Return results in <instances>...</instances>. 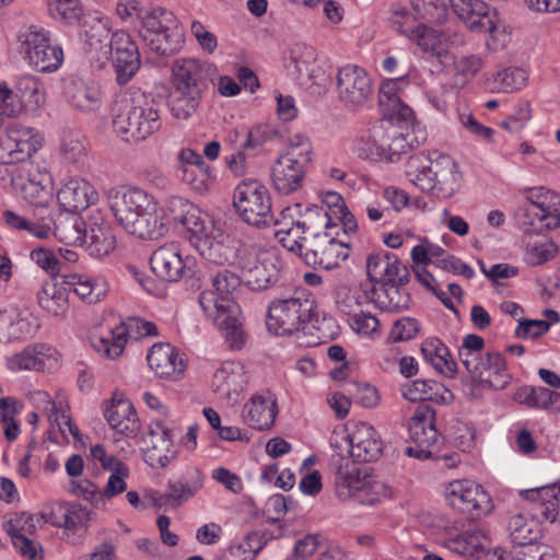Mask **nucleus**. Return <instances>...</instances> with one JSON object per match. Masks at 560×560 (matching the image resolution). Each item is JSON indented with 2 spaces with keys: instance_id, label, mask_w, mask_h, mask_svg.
I'll return each instance as SVG.
<instances>
[{
  "instance_id": "1",
  "label": "nucleus",
  "mask_w": 560,
  "mask_h": 560,
  "mask_svg": "<svg viewBox=\"0 0 560 560\" xmlns=\"http://www.w3.org/2000/svg\"><path fill=\"white\" fill-rule=\"evenodd\" d=\"M108 205L117 223L140 240H158L167 233L171 223H178L195 247L218 228L207 212L187 198L171 196L159 202L151 192L137 186L110 189Z\"/></svg>"
},
{
  "instance_id": "2",
  "label": "nucleus",
  "mask_w": 560,
  "mask_h": 560,
  "mask_svg": "<svg viewBox=\"0 0 560 560\" xmlns=\"http://www.w3.org/2000/svg\"><path fill=\"white\" fill-rule=\"evenodd\" d=\"M237 285L235 273L223 270L212 276L209 287L199 296L205 315L219 327L233 349L245 343L242 312L233 295Z\"/></svg>"
},
{
  "instance_id": "3",
  "label": "nucleus",
  "mask_w": 560,
  "mask_h": 560,
  "mask_svg": "<svg viewBox=\"0 0 560 560\" xmlns=\"http://www.w3.org/2000/svg\"><path fill=\"white\" fill-rule=\"evenodd\" d=\"M109 22L107 19L97 20L90 31H85V42L90 52H94L100 59H108L110 56L119 84L128 83L140 68V54L131 35L125 31H115L109 40Z\"/></svg>"
},
{
  "instance_id": "4",
  "label": "nucleus",
  "mask_w": 560,
  "mask_h": 560,
  "mask_svg": "<svg viewBox=\"0 0 560 560\" xmlns=\"http://www.w3.org/2000/svg\"><path fill=\"white\" fill-rule=\"evenodd\" d=\"M405 173L419 190L439 199L452 198L463 184L459 165L444 154L435 159L422 153L413 154L407 161Z\"/></svg>"
},
{
  "instance_id": "5",
  "label": "nucleus",
  "mask_w": 560,
  "mask_h": 560,
  "mask_svg": "<svg viewBox=\"0 0 560 560\" xmlns=\"http://www.w3.org/2000/svg\"><path fill=\"white\" fill-rule=\"evenodd\" d=\"M112 128L122 141H143L161 128L160 110L144 95L125 92L115 100Z\"/></svg>"
},
{
  "instance_id": "6",
  "label": "nucleus",
  "mask_w": 560,
  "mask_h": 560,
  "mask_svg": "<svg viewBox=\"0 0 560 560\" xmlns=\"http://www.w3.org/2000/svg\"><path fill=\"white\" fill-rule=\"evenodd\" d=\"M15 48L28 68L39 73L57 72L65 62L62 46L39 25L21 27L15 34Z\"/></svg>"
},
{
  "instance_id": "7",
  "label": "nucleus",
  "mask_w": 560,
  "mask_h": 560,
  "mask_svg": "<svg viewBox=\"0 0 560 560\" xmlns=\"http://www.w3.org/2000/svg\"><path fill=\"white\" fill-rule=\"evenodd\" d=\"M336 494L340 500L374 506L394 499V488L366 468H341L336 477Z\"/></svg>"
},
{
  "instance_id": "8",
  "label": "nucleus",
  "mask_w": 560,
  "mask_h": 560,
  "mask_svg": "<svg viewBox=\"0 0 560 560\" xmlns=\"http://www.w3.org/2000/svg\"><path fill=\"white\" fill-rule=\"evenodd\" d=\"M282 264L277 249L257 245L241 246L238 259L234 262L238 284L252 291H262L278 280Z\"/></svg>"
},
{
  "instance_id": "9",
  "label": "nucleus",
  "mask_w": 560,
  "mask_h": 560,
  "mask_svg": "<svg viewBox=\"0 0 560 560\" xmlns=\"http://www.w3.org/2000/svg\"><path fill=\"white\" fill-rule=\"evenodd\" d=\"M312 302L304 292L275 298L270 301L266 327L276 336H290L302 330L311 318Z\"/></svg>"
},
{
  "instance_id": "10",
  "label": "nucleus",
  "mask_w": 560,
  "mask_h": 560,
  "mask_svg": "<svg viewBox=\"0 0 560 560\" xmlns=\"http://www.w3.org/2000/svg\"><path fill=\"white\" fill-rule=\"evenodd\" d=\"M10 185L30 206L46 208L54 198V175L45 164L26 162L12 170Z\"/></svg>"
},
{
  "instance_id": "11",
  "label": "nucleus",
  "mask_w": 560,
  "mask_h": 560,
  "mask_svg": "<svg viewBox=\"0 0 560 560\" xmlns=\"http://www.w3.org/2000/svg\"><path fill=\"white\" fill-rule=\"evenodd\" d=\"M145 45L159 55L172 54L180 48L183 33L174 14L165 9L145 11L138 25Z\"/></svg>"
},
{
  "instance_id": "12",
  "label": "nucleus",
  "mask_w": 560,
  "mask_h": 560,
  "mask_svg": "<svg viewBox=\"0 0 560 560\" xmlns=\"http://www.w3.org/2000/svg\"><path fill=\"white\" fill-rule=\"evenodd\" d=\"M330 445L339 453H348L360 462L376 460L383 451V442L376 430L365 422H349L335 429Z\"/></svg>"
},
{
  "instance_id": "13",
  "label": "nucleus",
  "mask_w": 560,
  "mask_h": 560,
  "mask_svg": "<svg viewBox=\"0 0 560 560\" xmlns=\"http://www.w3.org/2000/svg\"><path fill=\"white\" fill-rule=\"evenodd\" d=\"M524 202L516 211V218L526 232L541 233L560 225V213L555 207L558 196L545 188H529L524 194Z\"/></svg>"
},
{
  "instance_id": "14",
  "label": "nucleus",
  "mask_w": 560,
  "mask_h": 560,
  "mask_svg": "<svg viewBox=\"0 0 560 560\" xmlns=\"http://www.w3.org/2000/svg\"><path fill=\"white\" fill-rule=\"evenodd\" d=\"M233 206L247 224L261 228L273 222L272 202L268 188L257 180L240 183L233 195Z\"/></svg>"
},
{
  "instance_id": "15",
  "label": "nucleus",
  "mask_w": 560,
  "mask_h": 560,
  "mask_svg": "<svg viewBox=\"0 0 560 560\" xmlns=\"http://www.w3.org/2000/svg\"><path fill=\"white\" fill-rule=\"evenodd\" d=\"M341 229H325L324 232H315L306 241L303 259L313 267L334 269L345 261L350 254L349 237Z\"/></svg>"
},
{
  "instance_id": "16",
  "label": "nucleus",
  "mask_w": 560,
  "mask_h": 560,
  "mask_svg": "<svg viewBox=\"0 0 560 560\" xmlns=\"http://www.w3.org/2000/svg\"><path fill=\"white\" fill-rule=\"evenodd\" d=\"M320 206L310 205L304 217L313 228L341 229L346 235H352L358 230L354 215L349 211L343 197L332 190L322 191L318 195Z\"/></svg>"
},
{
  "instance_id": "17",
  "label": "nucleus",
  "mask_w": 560,
  "mask_h": 560,
  "mask_svg": "<svg viewBox=\"0 0 560 560\" xmlns=\"http://www.w3.org/2000/svg\"><path fill=\"white\" fill-rule=\"evenodd\" d=\"M43 135L32 126L11 122L0 132V165L26 163L43 147Z\"/></svg>"
},
{
  "instance_id": "18",
  "label": "nucleus",
  "mask_w": 560,
  "mask_h": 560,
  "mask_svg": "<svg viewBox=\"0 0 560 560\" xmlns=\"http://www.w3.org/2000/svg\"><path fill=\"white\" fill-rule=\"evenodd\" d=\"M59 350L46 342H34L3 358L5 369L11 373L51 372L61 365Z\"/></svg>"
},
{
  "instance_id": "19",
  "label": "nucleus",
  "mask_w": 560,
  "mask_h": 560,
  "mask_svg": "<svg viewBox=\"0 0 560 560\" xmlns=\"http://www.w3.org/2000/svg\"><path fill=\"white\" fill-rule=\"evenodd\" d=\"M152 272L162 281L178 282L195 273L196 259L184 254L179 245L166 243L159 246L150 256Z\"/></svg>"
},
{
  "instance_id": "20",
  "label": "nucleus",
  "mask_w": 560,
  "mask_h": 560,
  "mask_svg": "<svg viewBox=\"0 0 560 560\" xmlns=\"http://www.w3.org/2000/svg\"><path fill=\"white\" fill-rule=\"evenodd\" d=\"M336 91L340 102L350 108L366 107L374 94L369 73L355 65H346L338 69Z\"/></svg>"
},
{
  "instance_id": "21",
  "label": "nucleus",
  "mask_w": 560,
  "mask_h": 560,
  "mask_svg": "<svg viewBox=\"0 0 560 560\" xmlns=\"http://www.w3.org/2000/svg\"><path fill=\"white\" fill-rule=\"evenodd\" d=\"M444 497L453 509L475 516L488 515L493 510V502L488 491L470 479L450 481L444 488Z\"/></svg>"
},
{
  "instance_id": "22",
  "label": "nucleus",
  "mask_w": 560,
  "mask_h": 560,
  "mask_svg": "<svg viewBox=\"0 0 560 560\" xmlns=\"http://www.w3.org/2000/svg\"><path fill=\"white\" fill-rule=\"evenodd\" d=\"M439 544L454 555L476 560L485 558L492 547V540L485 530L458 529L455 526H446L440 533Z\"/></svg>"
},
{
  "instance_id": "23",
  "label": "nucleus",
  "mask_w": 560,
  "mask_h": 560,
  "mask_svg": "<svg viewBox=\"0 0 560 560\" xmlns=\"http://www.w3.org/2000/svg\"><path fill=\"white\" fill-rule=\"evenodd\" d=\"M27 398L36 409L43 410L47 415L49 421L58 428L66 441L71 436L75 443L81 446L85 445L83 435L72 422L70 408L65 396L57 395L52 399L47 392L34 389L27 393Z\"/></svg>"
},
{
  "instance_id": "24",
  "label": "nucleus",
  "mask_w": 560,
  "mask_h": 560,
  "mask_svg": "<svg viewBox=\"0 0 560 560\" xmlns=\"http://www.w3.org/2000/svg\"><path fill=\"white\" fill-rule=\"evenodd\" d=\"M175 175L198 194L208 192L217 179L213 167L190 148H184L177 153Z\"/></svg>"
},
{
  "instance_id": "25",
  "label": "nucleus",
  "mask_w": 560,
  "mask_h": 560,
  "mask_svg": "<svg viewBox=\"0 0 560 560\" xmlns=\"http://www.w3.org/2000/svg\"><path fill=\"white\" fill-rule=\"evenodd\" d=\"M397 32L408 37L415 43L420 50L429 58L436 60L443 68L446 67L452 59L450 52V36L429 27L422 23L416 28L406 27L404 23L396 19Z\"/></svg>"
},
{
  "instance_id": "26",
  "label": "nucleus",
  "mask_w": 560,
  "mask_h": 560,
  "mask_svg": "<svg viewBox=\"0 0 560 560\" xmlns=\"http://www.w3.org/2000/svg\"><path fill=\"white\" fill-rule=\"evenodd\" d=\"M63 96L69 107L82 115L98 114L104 105V93L101 85L89 79L78 77L67 79Z\"/></svg>"
},
{
  "instance_id": "27",
  "label": "nucleus",
  "mask_w": 560,
  "mask_h": 560,
  "mask_svg": "<svg viewBox=\"0 0 560 560\" xmlns=\"http://www.w3.org/2000/svg\"><path fill=\"white\" fill-rule=\"evenodd\" d=\"M279 413L278 399L269 389L256 392L244 402L241 409L242 422L256 431L270 430Z\"/></svg>"
},
{
  "instance_id": "28",
  "label": "nucleus",
  "mask_w": 560,
  "mask_h": 560,
  "mask_svg": "<svg viewBox=\"0 0 560 560\" xmlns=\"http://www.w3.org/2000/svg\"><path fill=\"white\" fill-rule=\"evenodd\" d=\"M214 65L196 57H182L173 61L171 67L172 88L203 93L208 78Z\"/></svg>"
},
{
  "instance_id": "29",
  "label": "nucleus",
  "mask_w": 560,
  "mask_h": 560,
  "mask_svg": "<svg viewBox=\"0 0 560 560\" xmlns=\"http://www.w3.org/2000/svg\"><path fill=\"white\" fill-rule=\"evenodd\" d=\"M365 300H369L368 295L363 298L352 292L345 301L339 302V307L348 315L352 332L361 339L376 341L382 336V325L376 315L361 308Z\"/></svg>"
},
{
  "instance_id": "30",
  "label": "nucleus",
  "mask_w": 560,
  "mask_h": 560,
  "mask_svg": "<svg viewBox=\"0 0 560 560\" xmlns=\"http://www.w3.org/2000/svg\"><path fill=\"white\" fill-rule=\"evenodd\" d=\"M39 318L26 308L10 306L0 310V341H23L39 330Z\"/></svg>"
},
{
  "instance_id": "31",
  "label": "nucleus",
  "mask_w": 560,
  "mask_h": 560,
  "mask_svg": "<svg viewBox=\"0 0 560 560\" xmlns=\"http://www.w3.org/2000/svg\"><path fill=\"white\" fill-rule=\"evenodd\" d=\"M98 197L94 185L79 176L65 179L56 190V199L60 210L72 213L84 211L96 203Z\"/></svg>"
},
{
  "instance_id": "32",
  "label": "nucleus",
  "mask_w": 560,
  "mask_h": 560,
  "mask_svg": "<svg viewBox=\"0 0 560 560\" xmlns=\"http://www.w3.org/2000/svg\"><path fill=\"white\" fill-rule=\"evenodd\" d=\"M43 516L47 523L62 528L66 540L70 544L77 542L75 534L85 529L91 520V513L86 508L67 502L52 504L50 512Z\"/></svg>"
},
{
  "instance_id": "33",
  "label": "nucleus",
  "mask_w": 560,
  "mask_h": 560,
  "mask_svg": "<svg viewBox=\"0 0 560 560\" xmlns=\"http://www.w3.org/2000/svg\"><path fill=\"white\" fill-rule=\"evenodd\" d=\"M241 246H245V244L232 242L220 228H217L214 233L205 237L194 248L210 262L234 268V262H236L241 253Z\"/></svg>"
},
{
  "instance_id": "34",
  "label": "nucleus",
  "mask_w": 560,
  "mask_h": 560,
  "mask_svg": "<svg viewBox=\"0 0 560 560\" xmlns=\"http://www.w3.org/2000/svg\"><path fill=\"white\" fill-rule=\"evenodd\" d=\"M82 247L95 258L105 257L116 248L114 231L101 213L88 217Z\"/></svg>"
},
{
  "instance_id": "35",
  "label": "nucleus",
  "mask_w": 560,
  "mask_h": 560,
  "mask_svg": "<svg viewBox=\"0 0 560 560\" xmlns=\"http://www.w3.org/2000/svg\"><path fill=\"white\" fill-rule=\"evenodd\" d=\"M147 360L150 369L161 378L178 380L186 369L183 354L170 343L153 345Z\"/></svg>"
},
{
  "instance_id": "36",
  "label": "nucleus",
  "mask_w": 560,
  "mask_h": 560,
  "mask_svg": "<svg viewBox=\"0 0 560 560\" xmlns=\"http://www.w3.org/2000/svg\"><path fill=\"white\" fill-rule=\"evenodd\" d=\"M308 163L279 154L271 167L275 189L284 195L292 194L303 185Z\"/></svg>"
},
{
  "instance_id": "37",
  "label": "nucleus",
  "mask_w": 560,
  "mask_h": 560,
  "mask_svg": "<svg viewBox=\"0 0 560 560\" xmlns=\"http://www.w3.org/2000/svg\"><path fill=\"white\" fill-rule=\"evenodd\" d=\"M109 427L126 436H135L141 424L132 402L122 394H114L104 411Z\"/></svg>"
},
{
  "instance_id": "38",
  "label": "nucleus",
  "mask_w": 560,
  "mask_h": 560,
  "mask_svg": "<svg viewBox=\"0 0 560 560\" xmlns=\"http://www.w3.org/2000/svg\"><path fill=\"white\" fill-rule=\"evenodd\" d=\"M151 447L147 452V463L154 468H164L177 457L173 429L163 420H158L150 430Z\"/></svg>"
},
{
  "instance_id": "39",
  "label": "nucleus",
  "mask_w": 560,
  "mask_h": 560,
  "mask_svg": "<svg viewBox=\"0 0 560 560\" xmlns=\"http://www.w3.org/2000/svg\"><path fill=\"white\" fill-rule=\"evenodd\" d=\"M63 283L77 298L85 304H96L103 301L109 290L104 276L73 272L65 276Z\"/></svg>"
},
{
  "instance_id": "40",
  "label": "nucleus",
  "mask_w": 560,
  "mask_h": 560,
  "mask_svg": "<svg viewBox=\"0 0 560 560\" xmlns=\"http://www.w3.org/2000/svg\"><path fill=\"white\" fill-rule=\"evenodd\" d=\"M456 16L471 32L482 33L485 26L492 25L498 12L482 0H450Z\"/></svg>"
},
{
  "instance_id": "41",
  "label": "nucleus",
  "mask_w": 560,
  "mask_h": 560,
  "mask_svg": "<svg viewBox=\"0 0 560 560\" xmlns=\"http://www.w3.org/2000/svg\"><path fill=\"white\" fill-rule=\"evenodd\" d=\"M247 383L242 363L235 361L223 362L214 372L212 388L221 398L233 399L245 388Z\"/></svg>"
},
{
  "instance_id": "42",
  "label": "nucleus",
  "mask_w": 560,
  "mask_h": 560,
  "mask_svg": "<svg viewBox=\"0 0 560 560\" xmlns=\"http://www.w3.org/2000/svg\"><path fill=\"white\" fill-rule=\"evenodd\" d=\"M290 209L282 211V218L276 220L273 223V234L277 241L289 252L295 253L303 257L305 252L306 241L304 237L305 226L310 224V221L305 218L304 221H294L289 213ZM312 228L308 225V229Z\"/></svg>"
},
{
  "instance_id": "43",
  "label": "nucleus",
  "mask_w": 560,
  "mask_h": 560,
  "mask_svg": "<svg viewBox=\"0 0 560 560\" xmlns=\"http://www.w3.org/2000/svg\"><path fill=\"white\" fill-rule=\"evenodd\" d=\"M400 268L401 264L397 256L386 250L370 253L365 259L366 275L373 285L395 283Z\"/></svg>"
},
{
  "instance_id": "44",
  "label": "nucleus",
  "mask_w": 560,
  "mask_h": 560,
  "mask_svg": "<svg viewBox=\"0 0 560 560\" xmlns=\"http://www.w3.org/2000/svg\"><path fill=\"white\" fill-rule=\"evenodd\" d=\"M528 71L522 67H504L488 72L483 77V86L491 93H515L528 83Z\"/></svg>"
},
{
  "instance_id": "45",
  "label": "nucleus",
  "mask_w": 560,
  "mask_h": 560,
  "mask_svg": "<svg viewBox=\"0 0 560 560\" xmlns=\"http://www.w3.org/2000/svg\"><path fill=\"white\" fill-rule=\"evenodd\" d=\"M128 341L126 323L118 322L114 326L92 332L90 342L102 357L116 359L122 352Z\"/></svg>"
},
{
  "instance_id": "46",
  "label": "nucleus",
  "mask_w": 560,
  "mask_h": 560,
  "mask_svg": "<svg viewBox=\"0 0 560 560\" xmlns=\"http://www.w3.org/2000/svg\"><path fill=\"white\" fill-rule=\"evenodd\" d=\"M401 395L410 401H433L448 405L454 400V394L442 383L434 380H415L401 386Z\"/></svg>"
},
{
  "instance_id": "47",
  "label": "nucleus",
  "mask_w": 560,
  "mask_h": 560,
  "mask_svg": "<svg viewBox=\"0 0 560 560\" xmlns=\"http://www.w3.org/2000/svg\"><path fill=\"white\" fill-rule=\"evenodd\" d=\"M478 370L472 376L476 385L503 389L510 382L505 359L498 352L488 353Z\"/></svg>"
},
{
  "instance_id": "48",
  "label": "nucleus",
  "mask_w": 560,
  "mask_h": 560,
  "mask_svg": "<svg viewBox=\"0 0 560 560\" xmlns=\"http://www.w3.org/2000/svg\"><path fill=\"white\" fill-rule=\"evenodd\" d=\"M351 150L361 160L384 163V126L374 125L372 128L358 135L352 142Z\"/></svg>"
},
{
  "instance_id": "49",
  "label": "nucleus",
  "mask_w": 560,
  "mask_h": 560,
  "mask_svg": "<svg viewBox=\"0 0 560 560\" xmlns=\"http://www.w3.org/2000/svg\"><path fill=\"white\" fill-rule=\"evenodd\" d=\"M21 110L38 112L46 104V85L44 81L34 74L20 75L14 84Z\"/></svg>"
},
{
  "instance_id": "50",
  "label": "nucleus",
  "mask_w": 560,
  "mask_h": 560,
  "mask_svg": "<svg viewBox=\"0 0 560 560\" xmlns=\"http://www.w3.org/2000/svg\"><path fill=\"white\" fill-rule=\"evenodd\" d=\"M205 485V476L197 467H188L182 476L167 485L165 499L183 504L194 498Z\"/></svg>"
},
{
  "instance_id": "51",
  "label": "nucleus",
  "mask_w": 560,
  "mask_h": 560,
  "mask_svg": "<svg viewBox=\"0 0 560 560\" xmlns=\"http://www.w3.org/2000/svg\"><path fill=\"white\" fill-rule=\"evenodd\" d=\"M37 303L49 316L65 317L69 308L67 288L56 281H45L37 292Z\"/></svg>"
},
{
  "instance_id": "52",
  "label": "nucleus",
  "mask_w": 560,
  "mask_h": 560,
  "mask_svg": "<svg viewBox=\"0 0 560 560\" xmlns=\"http://www.w3.org/2000/svg\"><path fill=\"white\" fill-rule=\"evenodd\" d=\"M420 351L424 361L436 372L451 378L455 376L456 363L452 359L448 348L439 338L424 339Z\"/></svg>"
},
{
  "instance_id": "53",
  "label": "nucleus",
  "mask_w": 560,
  "mask_h": 560,
  "mask_svg": "<svg viewBox=\"0 0 560 560\" xmlns=\"http://www.w3.org/2000/svg\"><path fill=\"white\" fill-rule=\"evenodd\" d=\"M409 436L413 443L438 445L440 435L435 428L434 411L420 406L416 409L409 422Z\"/></svg>"
},
{
  "instance_id": "54",
  "label": "nucleus",
  "mask_w": 560,
  "mask_h": 560,
  "mask_svg": "<svg viewBox=\"0 0 560 560\" xmlns=\"http://www.w3.org/2000/svg\"><path fill=\"white\" fill-rule=\"evenodd\" d=\"M508 528L512 540L518 545H533L542 533L540 518L530 511L511 516Z\"/></svg>"
},
{
  "instance_id": "55",
  "label": "nucleus",
  "mask_w": 560,
  "mask_h": 560,
  "mask_svg": "<svg viewBox=\"0 0 560 560\" xmlns=\"http://www.w3.org/2000/svg\"><path fill=\"white\" fill-rule=\"evenodd\" d=\"M453 62V80L451 89H465L485 67V59L478 54L460 55L451 59Z\"/></svg>"
},
{
  "instance_id": "56",
  "label": "nucleus",
  "mask_w": 560,
  "mask_h": 560,
  "mask_svg": "<svg viewBox=\"0 0 560 560\" xmlns=\"http://www.w3.org/2000/svg\"><path fill=\"white\" fill-rule=\"evenodd\" d=\"M514 399L532 408L560 412V393L545 387H521L515 393Z\"/></svg>"
},
{
  "instance_id": "57",
  "label": "nucleus",
  "mask_w": 560,
  "mask_h": 560,
  "mask_svg": "<svg viewBox=\"0 0 560 560\" xmlns=\"http://www.w3.org/2000/svg\"><path fill=\"white\" fill-rule=\"evenodd\" d=\"M202 93L172 88L168 109L177 120L189 119L198 109Z\"/></svg>"
},
{
  "instance_id": "58",
  "label": "nucleus",
  "mask_w": 560,
  "mask_h": 560,
  "mask_svg": "<svg viewBox=\"0 0 560 560\" xmlns=\"http://www.w3.org/2000/svg\"><path fill=\"white\" fill-rule=\"evenodd\" d=\"M413 147L412 135L398 127L390 126L385 129L384 163H396L402 154L409 152Z\"/></svg>"
},
{
  "instance_id": "59",
  "label": "nucleus",
  "mask_w": 560,
  "mask_h": 560,
  "mask_svg": "<svg viewBox=\"0 0 560 560\" xmlns=\"http://www.w3.org/2000/svg\"><path fill=\"white\" fill-rule=\"evenodd\" d=\"M559 253L558 245L549 238L530 240L524 244L522 259L530 267L541 266Z\"/></svg>"
},
{
  "instance_id": "60",
  "label": "nucleus",
  "mask_w": 560,
  "mask_h": 560,
  "mask_svg": "<svg viewBox=\"0 0 560 560\" xmlns=\"http://www.w3.org/2000/svg\"><path fill=\"white\" fill-rule=\"evenodd\" d=\"M539 500L536 504L537 517L542 522L553 523L557 521L559 513L560 487L556 483L545 486L535 490Z\"/></svg>"
},
{
  "instance_id": "61",
  "label": "nucleus",
  "mask_w": 560,
  "mask_h": 560,
  "mask_svg": "<svg viewBox=\"0 0 560 560\" xmlns=\"http://www.w3.org/2000/svg\"><path fill=\"white\" fill-rule=\"evenodd\" d=\"M2 219L8 228L15 231H25L34 237L45 240L51 235V226L44 220L32 221L13 210H4Z\"/></svg>"
},
{
  "instance_id": "62",
  "label": "nucleus",
  "mask_w": 560,
  "mask_h": 560,
  "mask_svg": "<svg viewBox=\"0 0 560 560\" xmlns=\"http://www.w3.org/2000/svg\"><path fill=\"white\" fill-rule=\"evenodd\" d=\"M59 152L69 163H81L88 156V139L80 131H65L60 144Z\"/></svg>"
},
{
  "instance_id": "63",
  "label": "nucleus",
  "mask_w": 560,
  "mask_h": 560,
  "mask_svg": "<svg viewBox=\"0 0 560 560\" xmlns=\"http://www.w3.org/2000/svg\"><path fill=\"white\" fill-rule=\"evenodd\" d=\"M287 67H293L294 74L303 75L310 72V67L316 60V50L304 43L290 45L285 55Z\"/></svg>"
},
{
  "instance_id": "64",
  "label": "nucleus",
  "mask_w": 560,
  "mask_h": 560,
  "mask_svg": "<svg viewBox=\"0 0 560 560\" xmlns=\"http://www.w3.org/2000/svg\"><path fill=\"white\" fill-rule=\"evenodd\" d=\"M86 224L88 218H69L51 229V235L65 244L82 246Z\"/></svg>"
}]
</instances>
